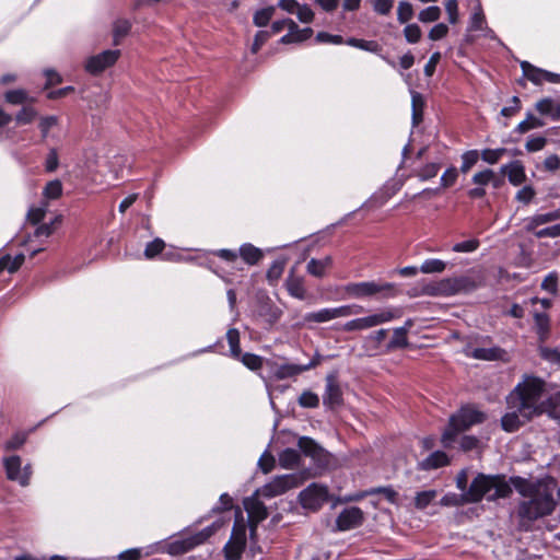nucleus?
Segmentation results:
<instances>
[{"mask_svg": "<svg viewBox=\"0 0 560 560\" xmlns=\"http://www.w3.org/2000/svg\"><path fill=\"white\" fill-rule=\"evenodd\" d=\"M545 383L528 376L518 383L506 397L508 411L501 418V425L506 432H514L534 416L542 412L541 399Z\"/></svg>", "mask_w": 560, "mask_h": 560, "instance_id": "obj_1", "label": "nucleus"}, {"mask_svg": "<svg viewBox=\"0 0 560 560\" xmlns=\"http://www.w3.org/2000/svg\"><path fill=\"white\" fill-rule=\"evenodd\" d=\"M516 492L523 498L517 506L520 528L529 530L535 521L552 514L556 500L550 486L542 480H527L522 477L512 478Z\"/></svg>", "mask_w": 560, "mask_h": 560, "instance_id": "obj_2", "label": "nucleus"}, {"mask_svg": "<svg viewBox=\"0 0 560 560\" xmlns=\"http://www.w3.org/2000/svg\"><path fill=\"white\" fill-rule=\"evenodd\" d=\"M468 475L465 469L459 471L456 477V487L462 491L460 502L477 503L482 499L494 501L501 498H508L512 493V488L501 475L478 474L467 488Z\"/></svg>", "mask_w": 560, "mask_h": 560, "instance_id": "obj_3", "label": "nucleus"}, {"mask_svg": "<svg viewBox=\"0 0 560 560\" xmlns=\"http://www.w3.org/2000/svg\"><path fill=\"white\" fill-rule=\"evenodd\" d=\"M486 415L475 406H463L456 413L452 415L448 425L441 436V443L445 448L452 447L457 435L470 429L475 424L482 423Z\"/></svg>", "mask_w": 560, "mask_h": 560, "instance_id": "obj_4", "label": "nucleus"}, {"mask_svg": "<svg viewBox=\"0 0 560 560\" xmlns=\"http://www.w3.org/2000/svg\"><path fill=\"white\" fill-rule=\"evenodd\" d=\"M343 291L352 299H390L397 294L394 283L377 281L351 282L345 285Z\"/></svg>", "mask_w": 560, "mask_h": 560, "instance_id": "obj_5", "label": "nucleus"}, {"mask_svg": "<svg viewBox=\"0 0 560 560\" xmlns=\"http://www.w3.org/2000/svg\"><path fill=\"white\" fill-rule=\"evenodd\" d=\"M222 526V523L214 522L210 526L203 528L202 530L185 536V537H178L176 539H173L162 546V549L172 555V556H178L186 553L194 549L195 547L203 544L208 538H210L220 527Z\"/></svg>", "mask_w": 560, "mask_h": 560, "instance_id": "obj_6", "label": "nucleus"}, {"mask_svg": "<svg viewBox=\"0 0 560 560\" xmlns=\"http://www.w3.org/2000/svg\"><path fill=\"white\" fill-rule=\"evenodd\" d=\"M246 547V524L241 510L235 512L231 537L223 547L225 560H241Z\"/></svg>", "mask_w": 560, "mask_h": 560, "instance_id": "obj_7", "label": "nucleus"}, {"mask_svg": "<svg viewBox=\"0 0 560 560\" xmlns=\"http://www.w3.org/2000/svg\"><path fill=\"white\" fill-rule=\"evenodd\" d=\"M476 289V283L468 277H456L442 279L439 282L428 285L425 292L430 295H454L467 293Z\"/></svg>", "mask_w": 560, "mask_h": 560, "instance_id": "obj_8", "label": "nucleus"}, {"mask_svg": "<svg viewBox=\"0 0 560 560\" xmlns=\"http://www.w3.org/2000/svg\"><path fill=\"white\" fill-rule=\"evenodd\" d=\"M363 312V306L358 304L340 305L337 307H325L304 315L305 323L323 324L330 320L358 315Z\"/></svg>", "mask_w": 560, "mask_h": 560, "instance_id": "obj_9", "label": "nucleus"}, {"mask_svg": "<svg viewBox=\"0 0 560 560\" xmlns=\"http://www.w3.org/2000/svg\"><path fill=\"white\" fill-rule=\"evenodd\" d=\"M301 482L302 478L299 474L277 476L270 482L258 489L256 494L265 498H273L283 494L290 489L296 488Z\"/></svg>", "mask_w": 560, "mask_h": 560, "instance_id": "obj_10", "label": "nucleus"}, {"mask_svg": "<svg viewBox=\"0 0 560 560\" xmlns=\"http://www.w3.org/2000/svg\"><path fill=\"white\" fill-rule=\"evenodd\" d=\"M5 476L9 480L18 482L21 487L30 485L32 467L26 464L22 467V458L18 455L7 456L2 460Z\"/></svg>", "mask_w": 560, "mask_h": 560, "instance_id": "obj_11", "label": "nucleus"}, {"mask_svg": "<svg viewBox=\"0 0 560 560\" xmlns=\"http://www.w3.org/2000/svg\"><path fill=\"white\" fill-rule=\"evenodd\" d=\"M299 499L304 509L316 511L328 501V488L313 482L300 492Z\"/></svg>", "mask_w": 560, "mask_h": 560, "instance_id": "obj_12", "label": "nucleus"}, {"mask_svg": "<svg viewBox=\"0 0 560 560\" xmlns=\"http://www.w3.org/2000/svg\"><path fill=\"white\" fill-rule=\"evenodd\" d=\"M121 52L119 49H107L100 54L89 57L84 62V69L92 75H97L106 69L113 67L119 59Z\"/></svg>", "mask_w": 560, "mask_h": 560, "instance_id": "obj_13", "label": "nucleus"}, {"mask_svg": "<svg viewBox=\"0 0 560 560\" xmlns=\"http://www.w3.org/2000/svg\"><path fill=\"white\" fill-rule=\"evenodd\" d=\"M254 494L244 500V508L248 514L250 538L253 539L256 534L257 525L268 516V512L262 502Z\"/></svg>", "mask_w": 560, "mask_h": 560, "instance_id": "obj_14", "label": "nucleus"}, {"mask_svg": "<svg viewBox=\"0 0 560 560\" xmlns=\"http://www.w3.org/2000/svg\"><path fill=\"white\" fill-rule=\"evenodd\" d=\"M401 316L398 307H385L368 316L359 317L363 330L389 323Z\"/></svg>", "mask_w": 560, "mask_h": 560, "instance_id": "obj_15", "label": "nucleus"}, {"mask_svg": "<svg viewBox=\"0 0 560 560\" xmlns=\"http://www.w3.org/2000/svg\"><path fill=\"white\" fill-rule=\"evenodd\" d=\"M364 515L358 506L343 509L336 520V526L339 530L346 532L362 525Z\"/></svg>", "mask_w": 560, "mask_h": 560, "instance_id": "obj_16", "label": "nucleus"}, {"mask_svg": "<svg viewBox=\"0 0 560 560\" xmlns=\"http://www.w3.org/2000/svg\"><path fill=\"white\" fill-rule=\"evenodd\" d=\"M342 390L335 375L326 376L325 393L323 395V404L329 409H335L342 405Z\"/></svg>", "mask_w": 560, "mask_h": 560, "instance_id": "obj_17", "label": "nucleus"}, {"mask_svg": "<svg viewBox=\"0 0 560 560\" xmlns=\"http://www.w3.org/2000/svg\"><path fill=\"white\" fill-rule=\"evenodd\" d=\"M319 364V358H314L307 364L283 363L276 365L273 369V376L277 380H285L300 375Z\"/></svg>", "mask_w": 560, "mask_h": 560, "instance_id": "obj_18", "label": "nucleus"}, {"mask_svg": "<svg viewBox=\"0 0 560 560\" xmlns=\"http://www.w3.org/2000/svg\"><path fill=\"white\" fill-rule=\"evenodd\" d=\"M560 220V208L555 209L552 211H548L545 213H536L532 217H528L525 219V230L527 232H535L537 231V228L550 222H555Z\"/></svg>", "mask_w": 560, "mask_h": 560, "instance_id": "obj_19", "label": "nucleus"}, {"mask_svg": "<svg viewBox=\"0 0 560 560\" xmlns=\"http://www.w3.org/2000/svg\"><path fill=\"white\" fill-rule=\"evenodd\" d=\"M501 173L508 176L513 186H520L526 180L525 167L518 160L502 165Z\"/></svg>", "mask_w": 560, "mask_h": 560, "instance_id": "obj_20", "label": "nucleus"}, {"mask_svg": "<svg viewBox=\"0 0 560 560\" xmlns=\"http://www.w3.org/2000/svg\"><path fill=\"white\" fill-rule=\"evenodd\" d=\"M387 336V329H378L364 337L363 349L364 353L369 357H374L381 353V345Z\"/></svg>", "mask_w": 560, "mask_h": 560, "instance_id": "obj_21", "label": "nucleus"}, {"mask_svg": "<svg viewBox=\"0 0 560 560\" xmlns=\"http://www.w3.org/2000/svg\"><path fill=\"white\" fill-rule=\"evenodd\" d=\"M298 445L300 453L302 452L305 456H310L314 460L322 462L326 456L325 450L308 436L300 438Z\"/></svg>", "mask_w": 560, "mask_h": 560, "instance_id": "obj_22", "label": "nucleus"}, {"mask_svg": "<svg viewBox=\"0 0 560 560\" xmlns=\"http://www.w3.org/2000/svg\"><path fill=\"white\" fill-rule=\"evenodd\" d=\"M504 351L499 347L474 348L466 350V355L476 360L494 361L503 357Z\"/></svg>", "mask_w": 560, "mask_h": 560, "instance_id": "obj_23", "label": "nucleus"}, {"mask_svg": "<svg viewBox=\"0 0 560 560\" xmlns=\"http://www.w3.org/2000/svg\"><path fill=\"white\" fill-rule=\"evenodd\" d=\"M285 287L289 294L298 300H304L306 296V289L304 285V279L302 277H298L293 275V270H291L287 281Z\"/></svg>", "mask_w": 560, "mask_h": 560, "instance_id": "obj_24", "label": "nucleus"}, {"mask_svg": "<svg viewBox=\"0 0 560 560\" xmlns=\"http://www.w3.org/2000/svg\"><path fill=\"white\" fill-rule=\"evenodd\" d=\"M448 456L442 451H435L420 462L419 466L423 470L436 469L448 464Z\"/></svg>", "mask_w": 560, "mask_h": 560, "instance_id": "obj_25", "label": "nucleus"}, {"mask_svg": "<svg viewBox=\"0 0 560 560\" xmlns=\"http://www.w3.org/2000/svg\"><path fill=\"white\" fill-rule=\"evenodd\" d=\"M331 264L332 259L329 256H326L323 259L312 258L307 262L306 270L313 277L322 278L325 276L326 270L331 266Z\"/></svg>", "mask_w": 560, "mask_h": 560, "instance_id": "obj_26", "label": "nucleus"}, {"mask_svg": "<svg viewBox=\"0 0 560 560\" xmlns=\"http://www.w3.org/2000/svg\"><path fill=\"white\" fill-rule=\"evenodd\" d=\"M301 453L295 448H285L279 454V464L287 469L295 468L300 465Z\"/></svg>", "mask_w": 560, "mask_h": 560, "instance_id": "obj_27", "label": "nucleus"}, {"mask_svg": "<svg viewBox=\"0 0 560 560\" xmlns=\"http://www.w3.org/2000/svg\"><path fill=\"white\" fill-rule=\"evenodd\" d=\"M406 329L405 328H395L393 330V337L389 340V342L386 345V348L384 352H390L396 349H402L408 346V338H407Z\"/></svg>", "mask_w": 560, "mask_h": 560, "instance_id": "obj_28", "label": "nucleus"}, {"mask_svg": "<svg viewBox=\"0 0 560 560\" xmlns=\"http://www.w3.org/2000/svg\"><path fill=\"white\" fill-rule=\"evenodd\" d=\"M240 255L248 265H255L262 258V252L249 243H245L240 247Z\"/></svg>", "mask_w": 560, "mask_h": 560, "instance_id": "obj_29", "label": "nucleus"}, {"mask_svg": "<svg viewBox=\"0 0 560 560\" xmlns=\"http://www.w3.org/2000/svg\"><path fill=\"white\" fill-rule=\"evenodd\" d=\"M521 68L524 77L533 83L540 84L542 81H545V70L533 66L528 61H522Z\"/></svg>", "mask_w": 560, "mask_h": 560, "instance_id": "obj_30", "label": "nucleus"}, {"mask_svg": "<svg viewBox=\"0 0 560 560\" xmlns=\"http://www.w3.org/2000/svg\"><path fill=\"white\" fill-rule=\"evenodd\" d=\"M258 315L272 325L280 319L282 311L270 303H262L259 306Z\"/></svg>", "mask_w": 560, "mask_h": 560, "instance_id": "obj_31", "label": "nucleus"}, {"mask_svg": "<svg viewBox=\"0 0 560 560\" xmlns=\"http://www.w3.org/2000/svg\"><path fill=\"white\" fill-rule=\"evenodd\" d=\"M487 25L480 0H476L474 13L470 16L468 30L471 32L482 31Z\"/></svg>", "mask_w": 560, "mask_h": 560, "instance_id": "obj_32", "label": "nucleus"}, {"mask_svg": "<svg viewBox=\"0 0 560 560\" xmlns=\"http://www.w3.org/2000/svg\"><path fill=\"white\" fill-rule=\"evenodd\" d=\"M63 187L59 179L48 182L43 189L44 202L56 200L62 196Z\"/></svg>", "mask_w": 560, "mask_h": 560, "instance_id": "obj_33", "label": "nucleus"}, {"mask_svg": "<svg viewBox=\"0 0 560 560\" xmlns=\"http://www.w3.org/2000/svg\"><path fill=\"white\" fill-rule=\"evenodd\" d=\"M130 28H131V23L128 20L118 19L117 21H115L114 27H113L114 44L118 45L121 42V39L128 35V33L130 32Z\"/></svg>", "mask_w": 560, "mask_h": 560, "instance_id": "obj_34", "label": "nucleus"}, {"mask_svg": "<svg viewBox=\"0 0 560 560\" xmlns=\"http://www.w3.org/2000/svg\"><path fill=\"white\" fill-rule=\"evenodd\" d=\"M59 125V119L55 115L43 116L38 121V129L40 131L42 138L45 140L48 138L51 129Z\"/></svg>", "mask_w": 560, "mask_h": 560, "instance_id": "obj_35", "label": "nucleus"}, {"mask_svg": "<svg viewBox=\"0 0 560 560\" xmlns=\"http://www.w3.org/2000/svg\"><path fill=\"white\" fill-rule=\"evenodd\" d=\"M544 126V122L535 117L533 114H527L526 118L522 120L515 128L516 132L525 133L532 129L540 128Z\"/></svg>", "mask_w": 560, "mask_h": 560, "instance_id": "obj_36", "label": "nucleus"}, {"mask_svg": "<svg viewBox=\"0 0 560 560\" xmlns=\"http://www.w3.org/2000/svg\"><path fill=\"white\" fill-rule=\"evenodd\" d=\"M275 7L270 5L255 12L253 22L256 26H266L275 14Z\"/></svg>", "mask_w": 560, "mask_h": 560, "instance_id": "obj_37", "label": "nucleus"}, {"mask_svg": "<svg viewBox=\"0 0 560 560\" xmlns=\"http://www.w3.org/2000/svg\"><path fill=\"white\" fill-rule=\"evenodd\" d=\"M226 339L230 346V353L233 358L238 359L241 357L240 347V332L235 328H231L226 332Z\"/></svg>", "mask_w": 560, "mask_h": 560, "instance_id": "obj_38", "label": "nucleus"}, {"mask_svg": "<svg viewBox=\"0 0 560 560\" xmlns=\"http://www.w3.org/2000/svg\"><path fill=\"white\" fill-rule=\"evenodd\" d=\"M446 267V264L441 260V259H436V258H430V259H425L421 267H420V271L423 272V273H435V272H442L444 271Z\"/></svg>", "mask_w": 560, "mask_h": 560, "instance_id": "obj_39", "label": "nucleus"}, {"mask_svg": "<svg viewBox=\"0 0 560 560\" xmlns=\"http://www.w3.org/2000/svg\"><path fill=\"white\" fill-rule=\"evenodd\" d=\"M346 44L355 47L365 51L370 52H376L380 48L378 44L374 40H364V39H358V38H348L346 40Z\"/></svg>", "mask_w": 560, "mask_h": 560, "instance_id": "obj_40", "label": "nucleus"}, {"mask_svg": "<svg viewBox=\"0 0 560 560\" xmlns=\"http://www.w3.org/2000/svg\"><path fill=\"white\" fill-rule=\"evenodd\" d=\"M165 248V243L162 238H154L152 242L148 243L144 249V257L147 259H153L159 254L163 252Z\"/></svg>", "mask_w": 560, "mask_h": 560, "instance_id": "obj_41", "label": "nucleus"}, {"mask_svg": "<svg viewBox=\"0 0 560 560\" xmlns=\"http://www.w3.org/2000/svg\"><path fill=\"white\" fill-rule=\"evenodd\" d=\"M436 497L435 490H425L418 492L415 498V506L418 510L425 509Z\"/></svg>", "mask_w": 560, "mask_h": 560, "instance_id": "obj_42", "label": "nucleus"}, {"mask_svg": "<svg viewBox=\"0 0 560 560\" xmlns=\"http://www.w3.org/2000/svg\"><path fill=\"white\" fill-rule=\"evenodd\" d=\"M534 318L537 334L539 335L540 339H545L549 332L548 315L545 313H536Z\"/></svg>", "mask_w": 560, "mask_h": 560, "instance_id": "obj_43", "label": "nucleus"}, {"mask_svg": "<svg viewBox=\"0 0 560 560\" xmlns=\"http://www.w3.org/2000/svg\"><path fill=\"white\" fill-rule=\"evenodd\" d=\"M441 18V9L438 5L428 7L419 12L418 19L423 23L435 22Z\"/></svg>", "mask_w": 560, "mask_h": 560, "instance_id": "obj_44", "label": "nucleus"}, {"mask_svg": "<svg viewBox=\"0 0 560 560\" xmlns=\"http://www.w3.org/2000/svg\"><path fill=\"white\" fill-rule=\"evenodd\" d=\"M440 171V164L439 163H428L421 168H419L416 173L417 177H419L420 180H429L438 175Z\"/></svg>", "mask_w": 560, "mask_h": 560, "instance_id": "obj_45", "label": "nucleus"}, {"mask_svg": "<svg viewBox=\"0 0 560 560\" xmlns=\"http://www.w3.org/2000/svg\"><path fill=\"white\" fill-rule=\"evenodd\" d=\"M238 359L252 371H257L262 366V358L254 353H241Z\"/></svg>", "mask_w": 560, "mask_h": 560, "instance_id": "obj_46", "label": "nucleus"}, {"mask_svg": "<svg viewBox=\"0 0 560 560\" xmlns=\"http://www.w3.org/2000/svg\"><path fill=\"white\" fill-rule=\"evenodd\" d=\"M299 405L304 408H316L319 405V397L311 390H304L299 397Z\"/></svg>", "mask_w": 560, "mask_h": 560, "instance_id": "obj_47", "label": "nucleus"}, {"mask_svg": "<svg viewBox=\"0 0 560 560\" xmlns=\"http://www.w3.org/2000/svg\"><path fill=\"white\" fill-rule=\"evenodd\" d=\"M505 153V148L485 149L481 152V159L489 164H495Z\"/></svg>", "mask_w": 560, "mask_h": 560, "instance_id": "obj_48", "label": "nucleus"}, {"mask_svg": "<svg viewBox=\"0 0 560 560\" xmlns=\"http://www.w3.org/2000/svg\"><path fill=\"white\" fill-rule=\"evenodd\" d=\"M47 202H42L38 207H31L27 211V220L33 224H38L45 217Z\"/></svg>", "mask_w": 560, "mask_h": 560, "instance_id": "obj_49", "label": "nucleus"}, {"mask_svg": "<svg viewBox=\"0 0 560 560\" xmlns=\"http://www.w3.org/2000/svg\"><path fill=\"white\" fill-rule=\"evenodd\" d=\"M479 159V153L477 150H470L465 152L462 155V165L460 171L463 173H467L477 162Z\"/></svg>", "mask_w": 560, "mask_h": 560, "instance_id": "obj_50", "label": "nucleus"}, {"mask_svg": "<svg viewBox=\"0 0 560 560\" xmlns=\"http://www.w3.org/2000/svg\"><path fill=\"white\" fill-rule=\"evenodd\" d=\"M491 182H495V175L490 168L478 172L472 176V183L481 187L490 184Z\"/></svg>", "mask_w": 560, "mask_h": 560, "instance_id": "obj_51", "label": "nucleus"}, {"mask_svg": "<svg viewBox=\"0 0 560 560\" xmlns=\"http://www.w3.org/2000/svg\"><path fill=\"white\" fill-rule=\"evenodd\" d=\"M413 15L412 5L407 1H400L397 8V20L399 23H407Z\"/></svg>", "mask_w": 560, "mask_h": 560, "instance_id": "obj_52", "label": "nucleus"}, {"mask_svg": "<svg viewBox=\"0 0 560 560\" xmlns=\"http://www.w3.org/2000/svg\"><path fill=\"white\" fill-rule=\"evenodd\" d=\"M394 194H395V190H393L392 192H388L387 189H385L381 192L373 195L363 206H371V207H375V208L382 207L383 205H385L388 201V199Z\"/></svg>", "mask_w": 560, "mask_h": 560, "instance_id": "obj_53", "label": "nucleus"}, {"mask_svg": "<svg viewBox=\"0 0 560 560\" xmlns=\"http://www.w3.org/2000/svg\"><path fill=\"white\" fill-rule=\"evenodd\" d=\"M558 280L559 278L556 272H549L541 282V289L552 295L557 294Z\"/></svg>", "mask_w": 560, "mask_h": 560, "instance_id": "obj_54", "label": "nucleus"}, {"mask_svg": "<svg viewBox=\"0 0 560 560\" xmlns=\"http://www.w3.org/2000/svg\"><path fill=\"white\" fill-rule=\"evenodd\" d=\"M284 266H285V259H277L275 260L271 266L269 267V269L267 270V278L269 281H277L283 270H284Z\"/></svg>", "mask_w": 560, "mask_h": 560, "instance_id": "obj_55", "label": "nucleus"}, {"mask_svg": "<svg viewBox=\"0 0 560 560\" xmlns=\"http://www.w3.org/2000/svg\"><path fill=\"white\" fill-rule=\"evenodd\" d=\"M37 116V112L33 107L24 106L15 116L18 124H31Z\"/></svg>", "mask_w": 560, "mask_h": 560, "instance_id": "obj_56", "label": "nucleus"}, {"mask_svg": "<svg viewBox=\"0 0 560 560\" xmlns=\"http://www.w3.org/2000/svg\"><path fill=\"white\" fill-rule=\"evenodd\" d=\"M421 30L417 24H408L404 28V35L408 43L416 44L421 38Z\"/></svg>", "mask_w": 560, "mask_h": 560, "instance_id": "obj_57", "label": "nucleus"}, {"mask_svg": "<svg viewBox=\"0 0 560 560\" xmlns=\"http://www.w3.org/2000/svg\"><path fill=\"white\" fill-rule=\"evenodd\" d=\"M547 144V139L542 136L530 137L525 143V149L528 152H538Z\"/></svg>", "mask_w": 560, "mask_h": 560, "instance_id": "obj_58", "label": "nucleus"}, {"mask_svg": "<svg viewBox=\"0 0 560 560\" xmlns=\"http://www.w3.org/2000/svg\"><path fill=\"white\" fill-rule=\"evenodd\" d=\"M479 246V241L471 238L464 242L456 243L452 250L455 253H471L475 252Z\"/></svg>", "mask_w": 560, "mask_h": 560, "instance_id": "obj_59", "label": "nucleus"}, {"mask_svg": "<svg viewBox=\"0 0 560 560\" xmlns=\"http://www.w3.org/2000/svg\"><path fill=\"white\" fill-rule=\"evenodd\" d=\"M295 14L300 22L306 24L312 23L315 16L314 11L308 4H299Z\"/></svg>", "mask_w": 560, "mask_h": 560, "instance_id": "obj_60", "label": "nucleus"}, {"mask_svg": "<svg viewBox=\"0 0 560 560\" xmlns=\"http://www.w3.org/2000/svg\"><path fill=\"white\" fill-rule=\"evenodd\" d=\"M535 196L536 191L532 186H524L516 192L515 200L523 205H528Z\"/></svg>", "mask_w": 560, "mask_h": 560, "instance_id": "obj_61", "label": "nucleus"}, {"mask_svg": "<svg viewBox=\"0 0 560 560\" xmlns=\"http://www.w3.org/2000/svg\"><path fill=\"white\" fill-rule=\"evenodd\" d=\"M5 101L8 103L18 105L27 101V93L24 90H12L5 93Z\"/></svg>", "mask_w": 560, "mask_h": 560, "instance_id": "obj_62", "label": "nucleus"}, {"mask_svg": "<svg viewBox=\"0 0 560 560\" xmlns=\"http://www.w3.org/2000/svg\"><path fill=\"white\" fill-rule=\"evenodd\" d=\"M536 109L545 116L553 118L555 100L542 98L536 103Z\"/></svg>", "mask_w": 560, "mask_h": 560, "instance_id": "obj_63", "label": "nucleus"}, {"mask_svg": "<svg viewBox=\"0 0 560 560\" xmlns=\"http://www.w3.org/2000/svg\"><path fill=\"white\" fill-rule=\"evenodd\" d=\"M537 238H555L560 236V223L537 230L534 234Z\"/></svg>", "mask_w": 560, "mask_h": 560, "instance_id": "obj_64", "label": "nucleus"}]
</instances>
